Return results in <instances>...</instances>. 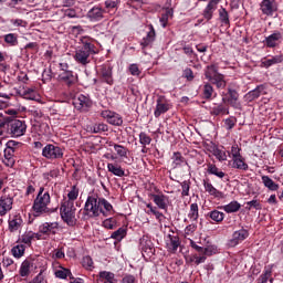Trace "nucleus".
I'll list each match as a JSON object with an SVG mask.
<instances>
[{
  "instance_id": "f257e3e1",
  "label": "nucleus",
  "mask_w": 283,
  "mask_h": 283,
  "mask_svg": "<svg viewBox=\"0 0 283 283\" xmlns=\"http://www.w3.org/2000/svg\"><path fill=\"white\" fill-rule=\"evenodd\" d=\"M113 210L112 203L105 198H99L98 195L88 196L84 205V216L90 218H98L101 213L107 218Z\"/></svg>"
},
{
  "instance_id": "f03ea898",
  "label": "nucleus",
  "mask_w": 283,
  "mask_h": 283,
  "mask_svg": "<svg viewBox=\"0 0 283 283\" xmlns=\"http://www.w3.org/2000/svg\"><path fill=\"white\" fill-rule=\"evenodd\" d=\"M50 192H45V188L40 187L38 196L35 197L32 206L34 213H54L59 211V208H48V205H50Z\"/></svg>"
},
{
  "instance_id": "7ed1b4c3",
  "label": "nucleus",
  "mask_w": 283,
  "mask_h": 283,
  "mask_svg": "<svg viewBox=\"0 0 283 283\" xmlns=\"http://www.w3.org/2000/svg\"><path fill=\"white\" fill-rule=\"evenodd\" d=\"M92 54H98V51H96V45L88 41H82V46H80L78 50L75 51L74 59L76 63L85 67L92 62L90 60V56H92Z\"/></svg>"
},
{
  "instance_id": "20e7f679",
  "label": "nucleus",
  "mask_w": 283,
  "mask_h": 283,
  "mask_svg": "<svg viewBox=\"0 0 283 283\" xmlns=\"http://www.w3.org/2000/svg\"><path fill=\"white\" fill-rule=\"evenodd\" d=\"M220 66L218 64L208 65L205 70V76L210 83L216 85L218 90H224L227 87V81L224 80V75L220 72Z\"/></svg>"
},
{
  "instance_id": "39448f33",
  "label": "nucleus",
  "mask_w": 283,
  "mask_h": 283,
  "mask_svg": "<svg viewBox=\"0 0 283 283\" xmlns=\"http://www.w3.org/2000/svg\"><path fill=\"white\" fill-rule=\"evenodd\" d=\"M60 216L67 227H76V208L74 202L64 201L60 208Z\"/></svg>"
},
{
  "instance_id": "423d86ee",
  "label": "nucleus",
  "mask_w": 283,
  "mask_h": 283,
  "mask_svg": "<svg viewBox=\"0 0 283 283\" xmlns=\"http://www.w3.org/2000/svg\"><path fill=\"white\" fill-rule=\"evenodd\" d=\"M73 105L78 112H90L94 105V102L90 95L80 94L73 98Z\"/></svg>"
},
{
  "instance_id": "0eeeda50",
  "label": "nucleus",
  "mask_w": 283,
  "mask_h": 283,
  "mask_svg": "<svg viewBox=\"0 0 283 283\" xmlns=\"http://www.w3.org/2000/svg\"><path fill=\"white\" fill-rule=\"evenodd\" d=\"M27 129L28 125H25V122L11 117L9 129V136H11V138H20V136L25 134Z\"/></svg>"
},
{
  "instance_id": "6e6552de",
  "label": "nucleus",
  "mask_w": 283,
  "mask_h": 283,
  "mask_svg": "<svg viewBox=\"0 0 283 283\" xmlns=\"http://www.w3.org/2000/svg\"><path fill=\"white\" fill-rule=\"evenodd\" d=\"M239 99H240V94L235 90V83H230L228 85L227 97H223L222 102L228 103V105H230L231 107L238 108L240 105V103H238Z\"/></svg>"
},
{
  "instance_id": "1a4fd4ad",
  "label": "nucleus",
  "mask_w": 283,
  "mask_h": 283,
  "mask_svg": "<svg viewBox=\"0 0 283 283\" xmlns=\"http://www.w3.org/2000/svg\"><path fill=\"white\" fill-rule=\"evenodd\" d=\"M42 156L44 158H48L49 160H56L59 158H63V149L59 146L53 145V144H48L42 149Z\"/></svg>"
},
{
  "instance_id": "9d476101",
  "label": "nucleus",
  "mask_w": 283,
  "mask_h": 283,
  "mask_svg": "<svg viewBox=\"0 0 283 283\" xmlns=\"http://www.w3.org/2000/svg\"><path fill=\"white\" fill-rule=\"evenodd\" d=\"M247 238H249V230L242 228L238 231H234L232 234V239L228 241V247H238V244H240V242H244Z\"/></svg>"
},
{
  "instance_id": "9b49d317",
  "label": "nucleus",
  "mask_w": 283,
  "mask_h": 283,
  "mask_svg": "<svg viewBox=\"0 0 283 283\" xmlns=\"http://www.w3.org/2000/svg\"><path fill=\"white\" fill-rule=\"evenodd\" d=\"M112 65H103L99 70V78L102 83H107V85H114V76L112 72Z\"/></svg>"
},
{
  "instance_id": "f8f14e48",
  "label": "nucleus",
  "mask_w": 283,
  "mask_h": 283,
  "mask_svg": "<svg viewBox=\"0 0 283 283\" xmlns=\"http://www.w3.org/2000/svg\"><path fill=\"white\" fill-rule=\"evenodd\" d=\"M103 118H106L109 125H115L116 127H120L123 125V117L118 113H114L112 111L102 112Z\"/></svg>"
},
{
  "instance_id": "ddd939ff",
  "label": "nucleus",
  "mask_w": 283,
  "mask_h": 283,
  "mask_svg": "<svg viewBox=\"0 0 283 283\" xmlns=\"http://www.w3.org/2000/svg\"><path fill=\"white\" fill-rule=\"evenodd\" d=\"M266 95V85L260 84L254 90L250 91L245 98L249 101V103H253L256 98Z\"/></svg>"
},
{
  "instance_id": "4468645a",
  "label": "nucleus",
  "mask_w": 283,
  "mask_h": 283,
  "mask_svg": "<svg viewBox=\"0 0 283 283\" xmlns=\"http://www.w3.org/2000/svg\"><path fill=\"white\" fill-rule=\"evenodd\" d=\"M14 199L9 195H3L0 197V216H6L8 211H12V205Z\"/></svg>"
},
{
  "instance_id": "2eb2a0df",
  "label": "nucleus",
  "mask_w": 283,
  "mask_h": 283,
  "mask_svg": "<svg viewBox=\"0 0 283 283\" xmlns=\"http://www.w3.org/2000/svg\"><path fill=\"white\" fill-rule=\"evenodd\" d=\"M218 3H220V0H210L207 7L205 8L202 12L203 19L207 21H211L213 19V13L216 10H218Z\"/></svg>"
},
{
  "instance_id": "dca6fc26",
  "label": "nucleus",
  "mask_w": 283,
  "mask_h": 283,
  "mask_svg": "<svg viewBox=\"0 0 283 283\" xmlns=\"http://www.w3.org/2000/svg\"><path fill=\"white\" fill-rule=\"evenodd\" d=\"M169 112V103L165 99V97L160 96L157 99V105L155 109V118H160L163 114H167Z\"/></svg>"
},
{
  "instance_id": "f3484780",
  "label": "nucleus",
  "mask_w": 283,
  "mask_h": 283,
  "mask_svg": "<svg viewBox=\"0 0 283 283\" xmlns=\"http://www.w3.org/2000/svg\"><path fill=\"white\" fill-rule=\"evenodd\" d=\"M211 116H224L229 114V106L226 102L214 103L210 108Z\"/></svg>"
},
{
  "instance_id": "a211bd4d",
  "label": "nucleus",
  "mask_w": 283,
  "mask_h": 283,
  "mask_svg": "<svg viewBox=\"0 0 283 283\" xmlns=\"http://www.w3.org/2000/svg\"><path fill=\"white\" fill-rule=\"evenodd\" d=\"M59 81L66 85V87H72V85H76V76H74L73 71L62 72L59 75Z\"/></svg>"
},
{
  "instance_id": "6ab92c4d",
  "label": "nucleus",
  "mask_w": 283,
  "mask_h": 283,
  "mask_svg": "<svg viewBox=\"0 0 283 283\" xmlns=\"http://www.w3.org/2000/svg\"><path fill=\"white\" fill-rule=\"evenodd\" d=\"M261 12L271 17L273 12H277V6H275V0H262Z\"/></svg>"
},
{
  "instance_id": "aec40b11",
  "label": "nucleus",
  "mask_w": 283,
  "mask_h": 283,
  "mask_svg": "<svg viewBox=\"0 0 283 283\" xmlns=\"http://www.w3.org/2000/svg\"><path fill=\"white\" fill-rule=\"evenodd\" d=\"M203 187L209 196H213V198H224V192L213 187V184L210 182L209 179H203Z\"/></svg>"
},
{
  "instance_id": "412c9836",
  "label": "nucleus",
  "mask_w": 283,
  "mask_h": 283,
  "mask_svg": "<svg viewBox=\"0 0 283 283\" xmlns=\"http://www.w3.org/2000/svg\"><path fill=\"white\" fill-rule=\"evenodd\" d=\"M148 29H149V32L140 42L143 50H145V48H149V45H151V43L156 41V30L154 29V25L149 24Z\"/></svg>"
},
{
  "instance_id": "4be33fe9",
  "label": "nucleus",
  "mask_w": 283,
  "mask_h": 283,
  "mask_svg": "<svg viewBox=\"0 0 283 283\" xmlns=\"http://www.w3.org/2000/svg\"><path fill=\"white\" fill-rule=\"evenodd\" d=\"M244 157L242 155H238V153L234 154V157L232 158V168L233 169H241L242 171H247L249 169V164L244 161Z\"/></svg>"
},
{
  "instance_id": "5701e85b",
  "label": "nucleus",
  "mask_w": 283,
  "mask_h": 283,
  "mask_svg": "<svg viewBox=\"0 0 283 283\" xmlns=\"http://www.w3.org/2000/svg\"><path fill=\"white\" fill-rule=\"evenodd\" d=\"M282 41V33L280 31H276L265 38V45L266 48H277Z\"/></svg>"
},
{
  "instance_id": "b1692460",
  "label": "nucleus",
  "mask_w": 283,
  "mask_h": 283,
  "mask_svg": "<svg viewBox=\"0 0 283 283\" xmlns=\"http://www.w3.org/2000/svg\"><path fill=\"white\" fill-rule=\"evenodd\" d=\"M54 229H59V222H45L40 226V233L43 235H50V233H52V235H56V230Z\"/></svg>"
},
{
  "instance_id": "393cba45",
  "label": "nucleus",
  "mask_w": 283,
  "mask_h": 283,
  "mask_svg": "<svg viewBox=\"0 0 283 283\" xmlns=\"http://www.w3.org/2000/svg\"><path fill=\"white\" fill-rule=\"evenodd\" d=\"M150 198H153V201L158 207V209H164V211H167V196L165 195H150Z\"/></svg>"
},
{
  "instance_id": "a878e982",
  "label": "nucleus",
  "mask_w": 283,
  "mask_h": 283,
  "mask_svg": "<svg viewBox=\"0 0 283 283\" xmlns=\"http://www.w3.org/2000/svg\"><path fill=\"white\" fill-rule=\"evenodd\" d=\"M86 17L91 21H101V19H103V9L94 7L87 12Z\"/></svg>"
},
{
  "instance_id": "bb28decb",
  "label": "nucleus",
  "mask_w": 283,
  "mask_h": 283,
  "mask_svg": "<svg viewBox=\"0 0 283 283\" xmlns=\"http://www.w3.org/2000/svg\"><path fill=\"white\" fill-rule=\"evenodd\" d=\"M23 224V219L20 216H14L12 220H9V231L14 233V231H19L21 226Z\"/></svg>"
},
{
  "instance_id": "cd10ccee",
  "label": "nucleus",
  "mask_w": 283,
  "mask_h": 283,
  "mask_svg": "<svg viewBox=\"0 0 283 283\" xmlns=\"http://www.w3.org/2000/svg\"><path fill=\"white\" fill-rule=\"evenodd\" d=\"M242 205H240V202L238 201H231L230 203L220 207V209H223L226 213H238V211H240Z\"/></svg>"
},
{
  "instance_id": "c85d7f7f",
  "label": "nucleus",
  "mask_w": 283,
  "mask_h": 283,
  "mask_svg": "<svg viewBox=\"0 0 283 283\" xmlns=\"http://www.w3.org/2000/svg\"><path fill=\"white\" fill-rule=\"evenodd\" d=\"M219 21L221 25H226L227 28L231 27V20L229 19V11H227L224 7H221L219 9Z\"/></svg>"
},
{
  "instance_id": "c756f323",
  "label": "nucleus",
  "mask_w": 283,
  "mask_h": 283,
  "mask_svg": "<svg viewBox=\"0 0 283 283\" xmlns=\"http://www.w3.org/2000/svg\"><path fill=\"white\" fill-rule=\"evenodd\" d=\"M33 265L34 263L32 262V259L24 260L20 266L21 277H28V275H30V268Z\"/></svg>"
},
{
  "instance_id": "7c9ffc66",
  "label": "nucleus",
  "mask_w": 283,
  "mask_h": 283,
  "mask_svg": "<svg viewBox=\"0 0 283 283\" xmlns=\"http://www.w3.org/2000/svg\"><path fill=\"white\" fill-rule=\"evenodd\" d=\"M262 182L270 191H277L280 189V185L275 184L269 176H262Z\"/></svg>"
},
{
  "instance_id": "2f4dec72",
  "label": "nucleus",
  "mask_w": 283,
  "mask_h": 283,
  "mask_svg": "<svg viewBox=\"0 0 283 283\" xmlns=\"http://www.w3.org/2000/svg\"><path fill=\"white\" fill-rule=\"evenodd\" d=\"M282 61H283V55L280 54V55L272 56L269 60L262 61V65L263 67H271V65H277V63H282Z\"/></svg>"
},
{
  "instance_id": "473e14b6",
  "label": "nucleus",
  "mask_w": 283,
  "mask_h": 283,
  "mask_svg": "<svg viewBox=\"0 0 283 283\" xmlns=\"http://www.w3.org/2000/svg\"><path fill=\"white\" fill-rule=\"evenodd\" d=\"M107 169L114 176H118V178H123V176H125V170H123V168L118 165L108 164Z\"/></svg>"
},
{
  "instance_id": "72a5a7b5",
  "label": "nucleus",
  "mask_w": 283,
  "mask_h": 283,
  "mask_svg": "<svg viewBox=\"0 0 283 283\" xmlns=\"http://www.w3.org/2000/svg\"><path fill=\"white\" fill-rule=\"evenodd\" d=\"M11 120H12V117L6 115L4 122L2 124V128L0 130V136H10Z\"/></svg>"
},
{
  "instance_id": "f704fd0d",
  "label": "nucleus",
  "mask_w": 283,
  "mask_h": 283,
  "mask_svg": "<svg viewBox=\"0 0 283 283\" xmlns=\"http://www.w3.org/2000/svg\"><path fill=\"white\" fill-rule=\"evenodd\" d=\"M208 174L211 176H217V178H224V171L220 170V168L216 167L213 164L208 165Z\"/></svg>"
},
{
  "instance_id": "c9c22d12",
  "label": "nucleus",
  "mask_w": 283,
  "mask_h": 283,
  "mask_svg": "<svg viewBox=\"0 0 283 283\" xmlns=\"http://www.w3.org/2000/svg\"><path fill=\"white\" fill-rule=\"evenodd\" d=\"M208 218H211L214 222H222L224 220V212H220L219 210H212L208 212Z\"/></svg>"
},
{
  "instance_id": "e433bc0d",
  "label": "nucleus",
  "mask_w": 283,
  "mask_h": 283,
  "mask_svg": "<svg viewBox=\"0 0 283 283\" xmlns=\"http://www.w3.org/2000/svg\"><path fill=\"white\" fill-rule=\"evenodd\" d=\"M127 235V229L125 228H119L118 230L114 231L111 234V238L113 240H117V242H120V240H123L125 237Z\"/></svg>"
},
{
  "instance_id": "4c0bfd02",
  "label": "nucleus",
  "mask_w": 283,
  "mask_h": 283,
  "mask_svg": "<svg viewBox=\"0 0 283 283\" xmlns=\"http://www.w3.org/2000/svg\"><path fill=\"white\" fill-rule=\"evenodd\" d=\"M169 17H174V9H166L165 12L161 13L160 23H161L163 28H167Z\"/></svg>"
},
{
  "instance_id": "58836bf2",
  "label": "nucleus",
  "mask_w": 283,
  "mask_h": 283,
  "mask_svg": "<svg viewBox=\"0 0 283 283\" xmlns=\"http://www.w3.org/2000/svg\"><path fill=\"white\" fill-rule=\"evenodd\" d=\"M4 42H7L8 45L11 46L19 45V35H17L15 33H9L4 35Z\"/></svg>"
},
{
  "instance_id": "ea45409f",
  "label": "nucleus",
  "mask_w": 283,
  "mask_h": 283,
  "mask_svg": "<svg viewBox=\"0 0 283 283\" xmlns=\"http://www.w3.org/2000/svg\"><path fill=\"white\" fill-rule=\"evenodd\" d=\"M11 253L13 258H23V254L25 253V245L18 244L12 248Z\"/></svg>"
},
{
  "instance_id": "a19ab883",
  "label": "nucleus",
  "mask_w": 283,
  "mask_h": 283,
  "mask_svg": "<svg viewBox=\"0 0 283 283\" xmlns=\"http://www.w3.org/2000/svg\"><path fill=\"white\" fill-rule=\"evenodd\" d=\"M212 154L213 156H216V158L219 159L220 163H223L224 160H227V153L224 150H221L217 146L212 148Z\"/></svg>"
},
{
  "instance_id": "79ce46f5",
  "label": "nucleus",
  "mask_w": 283,
  "mask_h": 283,
  "mask_svg": "<svg viewBox=\"0 0 283 283\" xmlns=\"http://www.w3.org/2000/svg\"><path fill=\"white\" fill-rule=\"evenodd\" d=\"M67 276L70 277V280H74V276H72V272L67 269L57 270L55 272V277H59L60 280H65Z\"/></svg>"
},
{
  "instance_id": "37998d69",
  "label": "nucleus",
  "mask_w": 283,
  "mask_h": 283,
  "mask_svg": "<svg viewBox=\"0 0 283 283\" xmlns=\"http://www.w3.org/2000/svg\"><path fill=\"white\" fill-rule=\"evenodd\" d=\"M169 240H170V247L171 250L174 251V253H176L178 251V247H180V237L178 235H168Z\"/></svg>"
},
{
  "instance_id": "c03bdc74",
  "label": "nucleus",
  "mask_w": 283,
  "mask_h": 283,
  "mask_svg": "<svg viewBox=\"0 0 283 283\" xmlns=\"http://www.w3.org/2000/svg\"><path fill=\"white\" fill-rule=\"evenodd\" d=\"M109 127L107 126V124H95L92 127V132L93 134H103V132H108Z\"/></svg>"
},
{
  "instance_id": "a18cd8bd",
  "label": "nucleus",
  "mask_w": 283,
  "mask_h": 283,
  "mask_svg": "<svg viewBox=\"0 0 283 283\" xmlns=\"http://www.w3.org/2000/svg\"><path fill=\"white\" fill-rule=\"evenodd\" d=\"M82 265L86 271H92L94 269V261L92 260V256L86 255L82 260Z\"/></svg>"
},
{
  "instance_id": "49530a36",
  "label": "nucleus",
  "mask_w": 283,
  "mask_h": 283,
  "mask_svg": "<svg viewBox=\"0 0 283 283\" xmlns=\"http://www.w3.org/2000/svg\"><path fill=\"white\" fill-rule=\"evenodd\" d=\"M99 280H105L104 283H114V273L107 271L99 272Z\"/></svg>"
},
{
  "instance_id": "de8ad7c7",
  "label": "nucleus",
  "mask_w": 283,
  "mask_h": 283,
  "mask_svg": "<svg viewBox=\"0 0 283 283\" xmlns=\"http://www.w3.org/2000/svg\"><path fill=\"white\" fill-rule=\"evenodd\" d=\"M199 216L200 214L198 213V203H191L188 217L190 218V220L196 221L198 220Z\"/></svg>"
},
{
  "instance_id": "09e8293b",
  "label": "nucleus",
  "mask_w": 283,
  "mask_h": 283,
  "mask_svg": "<svg viewBox=\"0 0 283 283\" xmlns=\"http://www.w3.org/2000/svg\"><path fill=\"white\" fill-rule=\"evenodd\" d=\"M114 149L117 153V156H119L120 158H127V153L129 151V149H127L125 146L115 144Z\"/></svg>"
},
{
  "instance_id": "8fccbe9b",
  "label": "nucleus",
  "mask_w": 283,
  "mask_h": 283,
  "mask_svg": "<svg viewBox=\"0 0 283 283\" xmlns=\"http://www.w3.org/2000/svg\"><path fill=\"white\" fill-rule=\"evenodd\" d=\"M202 96L207 101H209V98H211V96H213V86H211V84H209V83L205 84Z\"/></svg>"
},
{
  "instance_id": "3c124183",
  "label": "nucleus",
  "mask_w": 283,
  "mask_h": 283,
  "mask_svg": "<svg viewBox=\"0 0 283 283\" xmlns=\"http://www.w3.org/2000/svg\"><path fill=\"white\" fill-rule=\"evenodd\" d=\"M32 240H34V232L32 231L25 232L21 237V242H23V244H28L29 247L32 244Z\"/></svg>"
},
{
  "instance_id": "603ef678",
  "label": "nucleus",
  "mask_w": 283,
  "mask_h": 283,
  "mask_svg": "<svg viewBox=\"0 0 283 283\" xmlns=\"http://www.w3.org/2000/svg\"><path fill=\"white\" fill-rule=\"evenodd\" d=\"M180 185H181V189H182V191H181L182 198L189 196V190L191 189V181L185 180Z\"/></svg>"
},
{
  "instance_id": "864d4df0",
  "label": "nucleus",
  "mask_w": 283,
  "mask_h": 283,
  "mask_svg": "<svg viewBox=\"0 0 283 283\" xmlns=\"http://www.w3.org/2000/svg\"><path fill=\"white\" fill-rule=\"evenodd\" d=\"M245 209H248V211H251V209H256L258 211H260V209H262V203H260V201L253 199L252 201L247 202Z\"/></svg>"
},
{
  "instance_id": "5fc2aeb1",
  "label": "nucleus",
  "mask_w": 283,
  "mask_h": 283,
  "mask_svg": "<svg viewBox=\"0 0 283 283\" xmlns=\"http://www.w3.org/2000/svg\"><path fill=\"white\" fill-rule=\"evenodd\" d=\"M139 143L144 147L147 145H151V137L149 135H147V133H140L139 134Z\"/></svg>"
},
{
  "instance_id": "6e6d98bb",
  "label": "nucleus",
  "mask_w": 283,
  "mask_h": 283,
  "mask_svg": "<svg viewBox=\"0 0 283 283\" xmlns=\"http://www.w3.org/2000/svg\"><path fill=\"white\" fill-rule=\"evenodd\" d=\"M172 160H174L175 167H180V165L185 163V157H182V154L177 151V153H174Z\"/></svg>"
},
{
  "instance_id": "4d7b16f0",
  "label": "nucleus",
  "mask_w": 283,
  "mask_h": 283,
  "mask_svg": "<svg viewBox=\"0 0 283 283\" xmlns=\"http://www.w3.org/2000/svg\"><path fill=\"white\" fill-rule=\"evenodd\" d=\"M67 198L70 202H74L76 198H78V188L76 186H73L71 191L67 193Z\"/></svg>"
},
{
  "instance_id": "13d9d810",
  "label": "nucleus",
  "mask_w": 283,
  "mask_h": 283,
  "mask_svg": "<svg viewBox=\"0 0 283 283\" xmlns=\"http://www.w3.org/2000/svg\"><path fill=\"white\" fill-rule=\"evenodd\" d=\"M218 253V248L216 245H208L207 248H203V255H216Z\"/></svg>"
},
{
  "instance_id": "bf43d9fd",
  "label": "nucleus",
  "mask_w": 283,
  "mask_h": 283,
  "mask_svg": "<svg viewBox=\"0 0 283 283\" xmlns=\"http://www.w3.org/2000/svg\"><path fill=\"white\" fill-rule=\"evenodd\" d=\"M3 61H6V56H3V53L0 52V72H3V74H6V72L10 70V65H8Z\"/></svg>"
},
{
  "instance_id": "052dcab7",
  "label": "nucleus",
  "mask_w": 283,
  "mask_h": 283,
  "mask_svg": "<svg viewBox=\"0 0 283 283\" xmlns=\"http://www.w3.org/2000/svg\"><path fill=\"white\" fill-rule=\"evenodd\" d=\"M42 81L43 83H48L52 81V69H45L42 73Z\"/></svg>"
},
{
  "instance_id": "680f3d73",
  "label": "nucleus",
  "mask_w": 283,
  "mask_h": 283,
  "mask_svg": "<svg viewBox=\"0 0 283 283\" xmlns=\"http://www.w3.org/2000/svg\"><path fill=\"white\" fill-rule=\"evenodd\" d=\"M59 174H60L59 169H53L50 172L43 174V178L45 180H50V178H59Z\"/></svg>"
},
{
  "instance_id": "e2e57ef3",
  "label": "nucleus",
  "mask_w": 283,
  "mask_h": 283,
  "mask_svg": "<svg viewBox=\"0 0 283 283\" xmlns=\"http://www.w3.org/2000/svg\"><path fill=\"white\" fill-rule=\"evenodd\" d=\"M235 123H238L235 117H230L224 120L227 129H233V127H235Z\"/></svg>"
},
{
  "instance_id": "0e129e2a",
  "label": "nucleus",
  "mask_w": 283,
  "mask_h": 283,
  "mask_svg": "<svg viewBox=\"0 0 283 283\" xmlns=\"http://www.w3.org/2000/svg\"><path fill=\"white\" fill-rule=\"evenodd\" d=\"M129 72L132 76H140V69H138V64H130Z\"/></svg>"
},
{
  "instance_id": "69168bd1",
  "label": "nucleus",
  "mask_w": 283,
  "mask_h": 283,
  "mask_svg": "<svg viewBox=\"0 0 283 283\" xmlns=\"http://www.w3.org/2000/svg\"><path fill=\"white\" fill-rule=\"evenodd\" d=\"M64 17H69V19H77L78 15L76 14L75 9H66L64 10Z\"/></svg>"
},
{
  "instance_id": "338daca9",
  "label": "nucleus",
  "mask_w": 283,
  "mask_h": 283,
  "mask_svg": "<svg viewBox=\"0 0 283 283\" xmlns=\"http://www.w3.org/2000/svg\"><path fill=\"white\" fill-rule=\"evenodd\" d=\"M184 78H187V81H193V71L190 67L184 70Z\"/></svg>"
},
{
  "instance_id": "774afa93",
  "label": "nucleus",
  "mask_w": 283,
  "mask_h": 283,
  "mask_svg": "<svg viewBox=\"0 0 283 283\" xmlns=\"http://www.w3.org/2000/svg\"><path fill=\"white\" fill-rule=\"evenodd\" d=\"M271 274H272L271 270H266L263 274L260 275L259 280L261 281V283H266L269 282Z\"/></svg>"
}]
</instances>
